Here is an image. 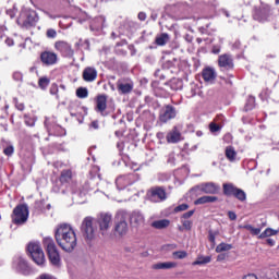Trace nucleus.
<instances>
[{
    "mask_svg": "<svg viewBox=\"0 0 279 279\" xmlns=\"http://www.w3.org/2000/svg\"><path fill=\"white\" fill-rule=\"evenodd\" d=\"M232 248H233L232 244L221 242L220 244L217 245L216 253L228 252V251H231Z\"/></svg>",
    "mask_w": 279,
    "mask_h": 279,
    "instance_id": "72a5a7b5",
    "label": "nucleus"
},
{
    "mask_svg": "<svg viewBox=\"0 0 279 279\" xmlns=\"http://www.w3.org/2000/svg\"><path fill=\"white\" fill-rule=\"evenodd\" d=\"M177 118V109L173 107V105H166L163 109H161L159 114V121L162 123H167L170 120H173Z\"/></svg>",
    "mask_w": 279,
    "mask_h": 279,
    "instance_id": "2eb2a0df",
    "label": "nucleus"
},
{
    "mask_svg": "<svg viewBox=\"0 0 279 279\" xmlns=\"http://www.w3.org/2000/svg\"><path fill=\"white\" fill-rule=\"evenodd\" d=\"M177 267H178L177 262H163V263H156L153 265V269H155V270L172 269V268H177Z\"/></svg>",
    "mask_w": 279,
    "mask_h": 279,
    "instance_id": "a878e982",
    "label": "nucleus"
},
{
    "mask_svg": "<svg viewBox=\"0 0 279 279\" xmlns=\"http://www.w3.org/2000/svg\"><path fill=\"white\" fill-rule=\"evenodd\" d=\"M216 232H214L213 230H209L208 232V241L215 245V242H216Z\"/></svg>",
    "mask_w": 279,
    "mask_h": 279,
    "instance_id": "79ce46f5",
    "label": "nucleus"
},
{
    "mask_svg": "<svg viewBox=\"0 0 279 279\" xmlns=\"http://www.w3.org/2000/svg\"><path fill=\"white\" fill-rule=\"evenodd\" d=\"M226 258H227V254L221 253L217 256V262H223L226 260Z\"/></svg>",
    "mask_w": 279,
    "mask_h": 279,
    "instance_id": "4d7b16f0",
    "label": "nucleus"
},
{
    "mask_svg": "<svg viewBox=\"0 0 279 279\" xmlns=\"http://www.w3.org/2000/svg\"><path fill=\"white\" fill-rule=\"evenodd\" d=\"M181 223L186 231H191L193 228V221L191 220H181Z\"/></svg>",
    "mask_w": 279,
    "mask_h": 279,
    "instance_id": "58836bf2",
    "label": "nucleus"
},
{
    "mask_svg": "<svg viewBox=\"0 0 279 279\" xmlns=\"http://www.w3.org/2000/svg\"><path fill=\"white\" fill-rule=\"evenodd\" d=\"M49 84H50V78L48 76H43L38 81V86L41 90H46Z\"/></svg>",
    "mask_w": 279,
    "mask_h": 279,
    "instance_id": "f704fd0d",
    "label": "nucleus"
},
{
    "mask_svg": "<svg viewBox=\"0 0 279 279\" xmlns=\"http://www.w3.org/2000/svg\"><path fill=\"white\" fill-rule=\"evenodd\" d=\"M24 119H25V124H26L27 126L33 128V126L35 125V120H34V119L28 118L27 116H25Z\"/></svg>",
    "mask_w": 279,
    "mask_h": 279,
    "instance_id": "49530a36",
    "label": "nucleus"
},
{
    "mask_svg": "<svg viewBox=\"0 0 279 279\" xmlns=\"http://www.w3.org/2000/svg\"><path fill=\"white\" fill-rule=\"evenodd\" d=\"M189 210V204L186 203H183L181 205H178L175 208H174V213L175 214H179V213H182V211H186Z\"/></svg>",
    "mask_w": 279,
    "mask_h": 279,
    "instance_id": "4c0bfd02",
    "label": "nucleus"
},
{
    "mask_svg": "<svg viewBox=\"0 0 279 279\" xmlns=\"http://www.w3.org/2000/svg\"><path fill=\"white\" fill-rule=\"evenodd\" d=\"M202 77L205 82H214L217 77L215 70L210 66L203 69Z\"/></svg>",
    "mask_w": 279,
    "mask_h": 279,
    "instance_id": "b1692460",
    "label": "nucleus"
},
{
    "mask_svg": "<svg viewBox=\"0 0 279 279\" xmlns=\"http://www.w3.org/2000/svg\"><path fill=\"white\" fill-rule=\"evenodd\" d=\"M211 262V256H198L196 260L192 263L193 266H202L209 264Z\"/></svg>",
    "mask_w": 279,
    "mask_h": 279,
    "instance_id": "2f4dec72",
    "label": "nucleus"
},
{
    "mask_svg": "<svg viewBox=\"0 0 279 279\" xmlns=\"http://www.w3.org/2000/svg\"><path fill=\"white\" fill-rule=\"evenodd\" d=\"M97 230V221L92 216L85 217L81 226V231L86 242L95 240Z\"/></svg>",
    "mask_w": 279,
    "mask_h": 279,
    "instance_id": "20e7f679",
    "label": "nucleus"
},
{
    "mask_svg": "<svg viewBox=\"0 0 279 279\" xmlns=\"http://www.w3.org/2000/svg\"><path fill=\"white\" fill-rule=\"evenodd\" d=\"M197 95V92L195 90V88H191V90H190V98H193V97H195Z\"/></svg>",
    "mask_w": 279,
    "mask_h": 279,
    "instance_id": "0e129e2a",
    "label": "nucleus"
},
{
    "mask_svg": "<svg viewBox=\"0 0 279 279\" xmlns=\"http://www.w3.org/2000/svg\"><path fill=\"white\" fill-rule=\"evenodd\" d=\"M136 182V174L130 173L126 175H122L116 179V185L118 189H126L128 186L132 185Z\"/></svg>",
    "mask_w": 279,
    "mask_h": 279,
    "instance_id": "a211bd4d",
    "label": "nucleus"
},
{
    "mask_svg": "<svg viewBox=\"0 0 279 279\" xmlns=\"http://www.w3.org/2000/svg\"><path fill=\"white\" fill-rule=\"evenodd\" d=\"M243 279H258V277L255 274L251 272L245 275Z\"/></svg>",
    "mask_w": 279,
    "mask_h": 279,
    "instance_id": "6e6d98bb",
    "label": "nucleus"
},
{
    "mask_svg": "<svg viewBox=\"0 0 279 279\" xmlns=\"http://www.w3.org/2000/svg\"><path fill=\"white\" fill-rule=\"evenodd\" d=\"M201 191L206 195H217V193L220 191V187L214 182H207L201 185Z\"/></svg>",
    "mask_w": 279,
    "mask_h": 279,
    "instance_id": "412c9836",
    "label": "nucleus"
},
{
    "mask_svg": "<svg viewBox=\"0 0 279 279\" xmlns=\"http://www.w3.org/2000/svg\"><path fill=\"white\" fill-rule=\"evenodd\" d=\"M209 130L211 133H216V132H219L221 130V128L218 124L213 122L209 124Z\"/></svg>",
    "mask_w": 279,
    "mask_h": 279,
    "instance_id": "c03bdc74",
    "label": "nucleus"
},
{
    "mask_svg": "<svg viewBox=\"0 0 279 279\" xmlns=\"http://www.w3.org/2000/svg\"><path fill=\"white\" fill-rule=\"evenodd\" d=\"M90 126H92L94 130H98V129H99V122H98V121H94V122H92Z\"/></svg>",
    "mask_w": 279,
    "mask_h": 279,
    "instance_id": "e2e57ef3",
    "label": "nucleus"
},
{
    "mask_svg": "<svg viewBox=\"0 0 279 279\" xmlns=\"http://www.w3.org/2000/svg\"><path fill=\"white\" fill-rule=\"evenodd\" d=\"M38 279H56V277H52V275L45 272L39 275Z\"/></svg>",
    "mask_w": 279,
    "mask_h": 279,
    "instance_id": "3c124183",
    "label": "nucleus"
},
{
    "mask_svg": "<svg viewBox=\"0 0 279 279\" xmlns=\"http://www.w3.org/2000/svg\"><path fill=\"white\" fill-rule=\"evenodd\" d=\"M98 72L94 66H86L83 71V80L87 83H93L97 80Z\"/></svg>",
    "mask_w": 279,
    "mask_h": 279,
    "instance_id": "4be33fe9",
    "label": "nucleus"
},
{
    "mask_svg": "<svg viewBox=\"0 0 279 279\" xmlns=\"http://www.w3.org/2000/svg\"><path fill=\"white\" fill-rule=\"evenodd\" d=\"M232 140H233V136H232L230 133H228V134H226V135L223 136V141H225L226 143H231Z\"/></svg>",
    "mask_w": 279,
    "mask_h": 279,
    "instance_id": "864d4df0",
    "label": "nucleus"
},
{
    "mask_svg": "<svg viewBox=\"0 0 279 279\" xmlns=\"http://www.w3.org/2000/svg\"><path fill=\"white\" fill-rule=\"evenodd\" d=\"M54 49L60 56L64 59H73L75 54V50L72 45L66 40H57L54 43Z\"/></svg>",
    "mask_w": 279,
    "mask_h": 279,
    "instance_id": "1a4fd4ad",
    "label": "nucleus"
},
{
    "mask_svg": "<svg viewBox=\"0 0 279 279\" xmlns=\"http://www.w3.org/2000/svg\"><path fill=\"white\" fill-rule=\"evenodd\" d=\"M13 80L15 82H22L23 81V74L20 71L13 72Z\"/></svg>",
    "mask_w": 279,
    "mask_h": 279,
    "instance_id": "37998d69",
    "label": "nucleus"
},
{
    "mask_svg": "<svg viewBox=\"0 0 279 279\" xmlns=\"http://www.w3.org/2000/svg\"><path fill=\"white\" fill-rule=\"evenodd\" d=\"M214 202H218L217 196H202L194 201V205L199 206L202 204H214Z\"/></svg>",
    "mask_w": 279,
    "mask_h": 279,
    "instance_id": "cd10ccee",
    "label": "nucleus"
},
{
    "mask_svg": "<svg viewBox=\"0 0 279 279\" xmlns=\"http://www.w3.org/2000/svg\"><path fill=\"white\" fill-rule=\"evenodd\" d=\"M29 72H31V73L37 72V68H36V66H31V68H29Z\"/></svg>",
    "mask_w": 279,
    "mask_h": 279,
    "instance_id": "774afa93",
    "label": "nucleus"
},
{
    "mask_svg": "<svg viewBox=\"0 0 279 279\" xmlns=\"http://www.w3.org/2000/svg\"><path fill=\"white\" fill-rule=\"evenodd\" d=\"M193 215H195V209L189 210L186 213H184L181 217L182 220H189L193 217Z\"/></svg>",
    "mask_w": 279,
    "mask_h": 279,
    "instance_id": "a19ab883",
    "label": "nucleus"
},
{
    "mask_svg": "<svg viewBox=\"0 0 279 279\" xmlns=\"http://www.w3.org/2000/svg\"><path fill=\"white\" fill-rule=\"evenodd\" d=\"M69 109H70L71 117H80L82 116V111L84 110V107H82L78 100H75L70 105Z\"/></svg>",
    "mask_w": 279,
    "mask_h": 279,
    "instance_id": "393cba45",
    "label": "nucleus"
},
{
    "mask_svg": "<svg viewBox=\"0 0 279 279\" xmlns=\"http://www.w3.org/2000/svg\"><path fill=\"white\" fill-rule=\"evenodd\" d=\"M111 222H112L111 215L109 214L100 215V218H98V221H96V225L100 227V232L102 233V235H105V232L109 230Z\"/></svg>",
    "mask_w": 279,
    "mask_h": 279,
    "instance_id": "6ab92c4d",
    "label": "nucleus"
},
{
    "mask_svg": "<svg viewBox=\"0 0 279 279\" xmlns=\"http://www.w3.org/2000/svg\"><path fill=\"white\" fill-rule=\"evenodd\" d=\"M278 233H279L278 230H275L272 228H267L264 232H262L258 235V240H264V239H267V238L276 236V235H278Z\"/></svg>",
    "mask_w": 279,
    "mask_h": 279,
    "instance_id": "7c9ffc66",
    "label": "nucleus"
},
{
    "mask_svg": "<svg viewBox=\"0 0 279 279\" xmlns=\"http://www.w3.org/2000/svg\"><path fill=\"white\" fill-rule=\"evenodd\" d=\"M3 154L5 156H12V154H14V147L8 146L7 148L3 149Z\"/></svg>",
    "mask_w": 279,
    "mask_h": 279,
    "instance_id": "de8ad7c7",
    "label": "nucleus"
},
{
    "mask_svg": "<svg viewBox=\"0 0 279 279\" xmlns=\"http://www.w3.org/2000/svg\"><path fill=\"white\" fill-rule=\"evenodd\" d=\"M262 233V228H255L253 227V229L251 230V234L254 235V236H259Z\"/></svg>",
    "mask_w": 279,
    "mask_h": 279,
    "instance_id": "8fccbe9b",
    "label": "nucleus"
},
{
    "mask_svg": "<svg viewBox=\"0 0 279 279\" xmlns=\"http://www.w3.org/2000/svg\"><path fill=\"white\" fill-rule=\"evenodd\" d=\"M228 217L231 221H235L236 220V214L234 211H229L228 213Z\"/></svg>",
    "mask_w": 279,
    "mask_h": 279,
    "instance_id": "5fc2aeb1",
    "label": "nucleus"
},
{
    "mask_svg": "<svg viewBox=\"0 0 279 279\" xmlns=\"http://www.w3.org/2000/svg\"><path fill=\"white\" fill-rule=\"evenodd\" d=\"M241 228L244 230H247L250 232H252V230L254 229V227L252 225H244V226H241Z\"/></svg>",
    "mask_w": 279,
    "mask_h": 279,
    "instance_id": "052dcab7",
    "label": "nucleus"
},
{
    "mask_svg": "<svg viewBox=\"0 0 279 279\" xmlns=\"http://www.w3.org/2000/svg\"><path fill=\"white\" fill-rule=\"evenodd\" d=\"M5 45H7L8 47L14 46V39H12V38H7V39H5Z\"/></svg>",
    "mask_w": 279,
    "mask_h": 279,
    "instance_id": "13d9d810",
    "label": "nucleus"
},
{
    "mask_svg": "<svg viewBox=\"0 0 279 279\" xmlns=\"http://www.w3.org/2000/svg\"><path fill=\"white\" fill-rule=\"evenodd\" d=\"M13 102H14V105H15V108H16L19 111H24V109H25L24 102H20L19 98L13 99Z\"/></svg>",
    "mask_w": 279,
    "mask_h": 279,
    "instance_id": "ea45409f",
    "label": "nucleus"
},
{
    "mask_svg": "<svg viewBox=\"0 0 279 279\" xmlns=\"http://www.w3.org/2000/svg\"><path fill=\"white\" fill-rule=\"evenodd\" d=\"M226 157L231 162H233L236 159V151L232 146H228L226 148Z\"/></svg>",
    "mask_w": 279,
    "mask_h": 279,
    "instance_id": "473e14b6",
    "label": "nucleus"
},
{
    "mask_svg": "<svg viewBox=\"0 0 279 279\" xmlns=\"http://www.w3.org/2000/svg\"><path fill=\"white\" fill-rule=\"evenodd\" d=\"M219 52H220V48L214 46V47H213V53H214V54H219Z\"/></svg>",
    "mask_w": 279,
    "mask_h": 279,
    "instance_id": "69168bd1",
    "label": "nucleus"
},
{
    "mask_svg": "<svg viewBox=\"0 0 279 279\" xmlns=\"http://www.w3.org/2000/svg\"><path fill=\"white\" fill-rule=\"evenodd\" d=\"M43 245L48 255L49 263L53 267H60L61 266V256H60L59 250L54 243V240L51 236H45L43 239Z\"/></svg>",
    "mask_w": 279,
    "mask_h": 279,
    "instance_id": "f03ea898",
    "label": "nucleus"
},
{
    "mask_svg": "<svg viewBox=\"0 0 279 279\" xmlns=\"http://www.w3.org/2000/svg\"><path fill=\"white\" fill-rule=\"evenodd\" d=\"M89 95L88 93V88L87 87H78L76 89V96L80 98V99H85L87 98Z\"/></svg>",
    "mask_w": 279,
    "mask_h": 279,
    "instance_id": "c9c22d12",
    "label": "nucleus"
},
{
    "mask_svg": "<svg viewBox=\"0 0 279 279\" xmlns=\"http://www.w3.org/2000/svg\"><path fill=\"white\" fill-rule=\"evenodd\" d=\"M29 216L28 207L26 204H19L15 206L11 214L12 223L15 226H23L26 223Z\"/></svg>",
    "mask_w": 279,
    "mask_h": 279,
    "instance_id": "0eeeda50",
    "label": "nucleus"
},
{
    "mask_svg": "<svg viewBox=\"0 0 279 279\" xmlns=\"http://www.w3.org/2000/svg\"><path fill=\"white\" fill-rule=\"evenodd\" d=\"M39 61L45 68H51L58 64L59 57L58 53L52 50H44L40 52Z\"/></svg>",
    "mask_w": 279,
    "mask_h": 279,
    "instance_id": "9d476101",
    "label": "nucleus"
},
{
    "mask_svg": "<svg viewBox=\"0 0 279 279\" xmlns=\"http://www.w3.org/2000/svg\"><path fill=\"white\" fill-rule=\"evenodd\" d=\"M116 87L119 95H129L134 90V82L129 77H121L117 80Z\"/></svg>",
    "mask_w": 279,
    "mask_h": 279,
    "instance_id": "9b49d317",
    "label": "nucleus"
},
{
    "mask_svg": "<svg viewBox=\"0 0 279 279\" xmlns=\"http://www.w3.org/2000/svg\"><path fill=\"white\" fill-rule=\"evenodd\" d=\"M27 253L37 266L44 267L46 265V256L39 242H29Z\"/></svg>",
    "mask_w": 279,
    "mask_h": 279,
    "instance_id": "39448f33",
    "label": "nucleus"
},
{
    "mask_svg": "<svg viewBox=\"0 0 279 279\" xmlns=\"http://www.w3.org/2000/svg\"><path fill=\"white\" fill-rule=\"evenodd\" d=\"M274 14L272 7L260 0V5H255L252 10L254 21L260 24L268 23Z\"/></svg>",
    "mask_w": 279,
    "mask_h": 279,
    "instance_id": "7ed1b4c3",
    "label": "nucleus"
},
{
    "mask_svg": "<svg viewBox=\"0 0 279 279\" xmlns=\"http://www.w3.org/2000/svg\"><path fill=\"white\" fill-rule=\"evenodd\" d=\"M13 267L22 275H28L31 272V267L28 266L26 259L22 256H15L13 259Z\"/></svg>",
    "mask_w": 279,
    "mask_h": 279,
    "instance_id": "f3484780",
    "label": "nucleus"
},
{
    "mask_svg": "<svg viewBox=\"0 0 279 279\" xmlns=\"http://www.w3.org/2000/svg\"><path fill=\"white\" fill-rule=\"evenodd\" d=\"M116 225H114V232L119 236H124L129 232V225L126 222V219L124 217L123 213H118L116 215Z\"/></svg>",
    "mask_w": 279,
    "mask_h": 279,
    "instance_id": "ddd939ff",
    "label": "nucleus"
},
{
    "mask_svg": "<svg viewBox=\"0 0 279 279\" xmlns=\"http://www.w3.org/2000/svg\"><path fill=\"white\" fill-rule=\"evenodd\" d=\"M222 191L226 197H235V199H239V202L242 203L246 202L247 199L246 193L242 189L235 186L233 183H223Z\"/></svg>",
    "mask_w": 279,
    "mask_h": 279,
    "instance_id": "6e6552de",
    "label": "nucleus"
},
{
    "mask_svg": "<svg viewBox=\"0 0 279 279\" xmlns=\"http://www.w3.org/2000/svg\"><path fill=\"white\" fill-rule=\"evenodd\" d=\"M172 256L174 259H184L189 256V253L186 251H174Z\"/></svg>",
    "mask_w": 279,
    "mask_h": 279,
    "instance_id": "e433bc0d",
    "label": "nucleus"
},
{
    "mask_svg": "<svg viewBox=\"0 0 279 279\" xmlns=\"http://www.w3.org/2000/svg\"><path fill=\"white\" fill-rule=\"evenodd\" d=\"M218 65L221 71H232L234 69L233 58L229 53H223L218 57Z\"/></svg>",
    "mask_w": 279,
    "mask_h": 279,
    "instance_id": "dca6fc26",
    "label": "nucleus"
},
{
    "mask_svg": "<svg viewBox=\"0 0 279 279\" xmlns=\"http://www.w3.org/2000/svg\"><path fill=\"white\" fill-rule=\"evenodd\" d=\"M7 14L10 16V19H14V16H15L14 11H12V10H8Z\"/></svg>",
    "mask_w": 279,
    "mask_h": 279,
    "instance_id": "338daca9",
    "label": "nucleus"
},
{
    "mask_svg": "<svg viewBox=\"0 0 279 279\" xmlns=\"http://www.w3.org/2000/svg\"><path fill=\"white\" fill-rule=\"evenodd\" d=\"M170 40V36L167 33H162L159 36L156 37L155 44L159 47L166 46Z\"/></svg>",
    "mask_w": 279,
    "mask_h": 279,
    "instance_id": "c756f323",
    "label": "nucleus"
},
{
    "mask_svg": "<svg viewBox=\"0 0 279 279\" xmlns=\"http://www.w3.org/2000/svg\"><path fill=\"white\" fill-rule=\"evenodd\" d=\"M166 140L168 144H178L182 141V134L179 129L174 126L170 132H168Z\"/></svg>",
    "mask_w": 279,
    "mask_h": 279,
    "instance_id": "5701e85b",
    "label": "nucleus"
},
{
    "mask_svg": "<svg viewBox=\"0 0 279 279\" xmlns=\"http://www.w3.org/2000/svg\"><path fill=\"white\" fill-rule=\"evenodd\" d=\"M171 225V221L169 219H160V220H155L151 222V228L156 230H163L169 228Z\"/></svg>",
    "mask_w": 279,
    "mask_h": 279,
    "instance_id": "bb28decb",
    "label": "nucleus"
},
{
    "mask_svg": "<svg viewBox=\"0 0 279 279\" xmlns=\"http://www.w3.org/2000/svg\"><path fill=\"white\" fill-rule=\"evenodd\" d=\"M56 242L66 253H72L77 246V236L69 223H61L54 232Z\"/></svg>",
    "mask_w": 279,
    "mask_h": 279,
    "instance_id": "f257e3e1",
    "label": "nucleus"
},
{
    "mask_svg": "<svg viewBox=\"0 0 279 279\" xmlns=\"http://www.w3.org/2000/svg\"><path fill=\"white\" fill-rule=\"evenodd\" d=\"M72 179H73L72 170H70V169L62 170L60 178H59V180L62 184L70 183L72 181Z\"/></svg>",
    "mask_w": 279,
    "mask_h": 279,
    "instance_id": "c85d7f7f",
    "label": "nucleus"
},
{
    "mask_svg": "<svg viewBox=\"0 0 279 279\" xmlns=\"http://www.w3.org/2000/svg\"><path fill=\"white\" fill-rule=\"evenodd\" d=\"M266 242H267V245H269L270 247H274L276 244L275 240L271 238L267 239Z\"/></svg>",
    "mask_w": 279,
    "mask_h": 279,
    "instance_id": "bf43d9fd",
    "label": "nucleus"
},
{
    "mask_svg": "<svg viewBox=\"0 0 279 279\" xmlns=\"http://www.w3.org/2000/svg\"><path fill=\"white\" fill-rule=\"evenodd\" d=\"M137 19H138V21H146L147 14L145 12H140L137 14Z\"/></svg>",
    "mask_w": 279,
    "mask_h": 279,
    "instance_id": "603ef678",
    "label": "nucleus"
},
{
    "mask_svg": "<svg viewBox=\"0 0 279 279\" xmlns=\"http://www.w3.org/2000/svg\"><path fill=\"white\" fill-rule=\"evenodd\" d=\"M147 197L150 202H165L167 199V190L162 186L150 187L147 192Z\"/></svg>",
    "mask_w": 279,
    "mask_h": 279,
    "instance_id": "f8f14e48",
    "label": "nucleus"
},
{
    "mask_svg": "<svg viewBox=\"0 0 279 279\" xmlns=\"http://www.w3.org/2000/svg\"><path fill=\"white\" fill-rule=\"evenodd\" d=\"M145 223V217L143 216L142 213L140 211H133L130 215V225L133 228H140L142 226H144Z\"/></svg>",
    "mask_w": 279,
    "mask_h": 279,
    "instance_id": "aec40b11",
    "label": "nucleus"
},
{
    "mask_svg": "<svg viewBox=\"0 0 279 279\" xmlns=\"http://www.w3.org/2000/svg\"><path fill=\"white\" fill-rule=\"evenodd\" d=\"M58 93H59V87L56 83H53L50 87V94L51 95H58Z\"/></svg>",
    "mask_w": 279,
    "mask_h": 279,
    "instance_id": "09e8293b",
    "label": "nucleus"
},
{
    "mask_svg": "<svg viewBox=\"0 0 279 279\" xmlns=\"http://www.w3.org/2000/svg\"><path fill=\"white\" fill-rule=\"evenodd\" d=\"M56 37H57L56 29L50 28L47 31V38L54 39Z\"/></svg>",
    "mask_w": 279,
    "mask_h": 279,
    "instance_id": "a18cd8bd",
    "label": "nucleus"
},
{
    "mask_svg": "<svg viewBox=\"0 0 279 279\" xmlns=\"http://www.w3.org/2000/svg\"><path fill=\"white\" fill-rule=\"evenodd\" d=\"M3 37H5V28L0 26V39H3Z\"/></svg>",
    "mask_w": 279,
    "mask_h": 279,
    "instance_id": "680f3d73",
    "label": "nucleus"
},
{
    "mask_svg": "<svg viewBox=\"0 0 279 279\" xmlns=\"http://www.w3.org/2000/svg\"><path fill=\"white\" fill-rule=\"evenodd\" d=\"M94 101L96 102V107H94V110L96 113H100L102 117H107L108 113L106 112L108 108V96L107 94H98L96 98H94Z\"/></svg>",
    "mask_w": 279,
    "mask_h": 279,
    "instance_id": "4468645a",
    "label": "nucleus"
},
{
    "mask_svg": "<svg viewBox=\"0 0 279 279\" xmlns=\"http://www.w3.org/2000/svg\"><path fill=\"white\" fill-rule=\"evenodd\" d=\"M38 20L39 17L36 11L31 9H25L20 13V16L17 19V25L24 28H31L36 26V23L38 22Z\"/></svg>",
    "mask_w": 279,
    "mask_h": 279,
    "instance_id": "423d86ee",
    "label": "nucleus"
}]
</instances>
